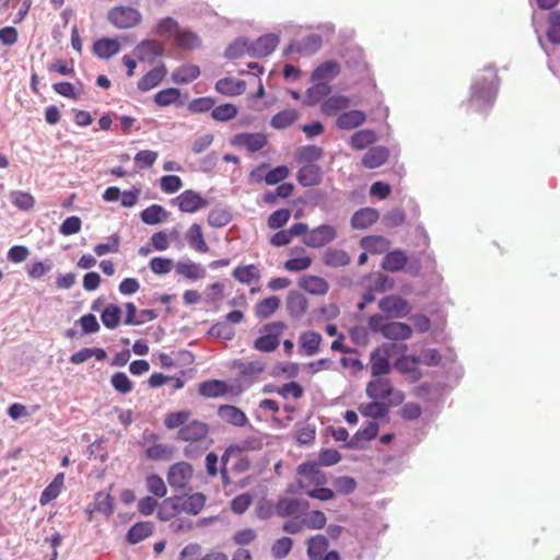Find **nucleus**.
<instances>
[{
  "label": "nucleus",
  "mask_w": 560,
  "mask_h": 560,
  "mask_svg": "<svg viewBox=\"0 0 560 560\" xmlns=\"http://www.w3.org/2000/svg\"><path fill=\"white\" fill-rule=\"evenodd\" d=\"M498 93V75L493 67L487 66L483 74L471 85L469 103L476 112H483L492 107Z\"/></svg>",
  "instance_id": "f257e3e1"
},
{
  "label": "nucleus",
  "mask_w": 560,
  "mask_h": 560,
  "mask_svg": "<svg viewBox=\"0 0 560 560\" xmlns=\"http://www.w3.org/2000/svg\"><path fill=\"white\" fill-rule=\"evenodd\" d=\"M285 328V323L281 320L265 324L260 329L262 335L253 343L254 349L261 352L275 351L280 345V336Z\"/></svg>",
  "instance_id": "f03ea898"
},
{
  "label": "nucleus",
  "mask_w": 560,
  "mask_h": 560,
  "mask_svg": "<svg viewBox=\"0 0 560 560\" xmlns=\"http://www.w3.org/2000/svg\"><path fill=\"white\" fill-rule=\"evenodd\" d=\"M107 20L116 28L126 30L132 28L140 24L142 21V14L135 8L117 5L108 11Z\"/></svg>",
  "instance_id": "7ed1b4c3"
},
{
  "label": "nucleus",
  "mask_w": 560,
  "mask_h": 560,
  "mask_svg": "<svg viewBox=\"0 0 560 560\" xmlns=\"http://www.w3.org/2000/svg\"><path fill=\"white\" fill-rule=\"evenodd\" d=\"M165 502H170L172 510L176 513L185 512L190 515H197L206 504V495L201 492H196L187 497L173 495L167 498Z\"/></svg>",
  "instance_id": "20e7f679"
},
{
  "label": "nucleus",
  "mask_w": 560,
  "mask_h": 560,
  "mask_svg": "<svg viewBox=\"0 0 560 560\" xmlns=\"http://www.w3.org/2000/svg\"><path fill=\"white\" fill-rule=\"evenodd\" d=\"M378 308L389 318H404L411 312L409 302L398 294H390L381 299Z\"/></svg>",
  "instance_id": "39448f33"
},
{
  "label": "nucleus",
  "mask_w": 560,
  "mask_h": 560,
  "mask_svg": "<svg viewBox=\"0 0 560 560\" xmlns=\"http://www.w3.org/2000/svg\"><path fill=\"white\" fill-rule=\"evenodd\" d=\"M337 230L330 224H322L312 229L304 237L303 243L312 248H320L334 242Z\"/></svg>",
  "instance_id": "423d86ee"
},
{
  "label": "nucleus",
  "mask_w": 560,
  "mask_h": 560,
  "mask_svg": "<svg viewBox=\"0 0 560 560\" xmlns=\"http://www.w3.org/2000/svg\"><path fill=\"white\" fill-rule=\"evenodd\" d=\"M192 466L187 462L173 464L167 471V482L174 489L186 488L192 478Z\"/></svg>",
  "instance_id": "0eeeda50"
},
{
  "label": "nucleus",
  "mask_w": 560,
  "mask_h": 560,
  "mask_svg": "<svg viewBox=\"0 0 560 560\" xmlns=\"http://www.w3.org/2000/svg\"><path fill=\"white\" fill-rule=\"evenodd\" d=\"M172 202L177 205L182 212L186 213H194L209 205L206 198L192 189L184 190Z\"/></svg>",
  "instance_id": "6e6552de"
},
{
  "label": "nucleus",
  "mask_w": 560,
  "mask_h": 560,
  "mask_svg": "<svg viewBox=\"0 0 560 560\" xmlns=\"http://www.w3.org/2000/svg\"><path fill=\"white\" fill-rule=\"evenodd\" d=\"M279 44V37L276 34H266L256 40L249 39V56L253 58H264L275 51Z\"/></svg>",
  "instance_id": "1a4fd4ad"
},
{
  "label": "nucleus",
  "mask_w": 560,
  "mask_h": 560,
  "mask_svg": "<svg viewBox=\"0 0 560 560\" xmlns=\"http://www.w3.org/2000/svg\"><path fill=\"white\" fill-rule=\"evenodd\" d=\"M323 45V38L319 34H310L301 40L292 42L285 49L284 55L290 52H300L302 55H313L319 50Z\"/></svg>",
  "instance_id": "9d476101"
},
{
  "label": "nucleus",
  "mask_w": 560,
  "mask_h": 560,
  "mask_svg": "<svg viewBox=\"0 0 560 560\" xmlns=\"http://www.w3.org/2000/svg\"><path fill=\"white\" fill-rule=\"evenodd\" d=\"M133 52L139 61H151L164 55V45L155 39H143L136 45Z\"/></svg>",
  "instance_id": "9b49d317"
},
{
  "label": "nucleus",
  "mask_w": 560,
  "mask_h": 560,
  "mask_svg": "<svg viewBox=\"0 0 560 560\" xmlns=\"http://www.w3.org/2000/svg\"><path fill=\"white\" fill-rule=\"evenodd\" d=\"M209 427L207 423L198 420L187 422L178 431V439L186 442H197L207 436Z\"/></svg>",
  "instance_id": "f8f14e48"
},
{
  "label": "nucleus",
  "mask_w": 560,
  "mask_h": 560,
  "mask_svg": "<svg viewBox=\"0 0 560 560\" xmlns=\"http://www.w3.org/2000/svg\"><path fill=\"white\" fill-rule=\"evenodd\" d=\"M420 363V357L401 355L395 362V368L401 374L408 375L411 383H416L422 378V372L417 368Z\"/></svg>",
  "instance_id": "ddd939ff"
},
{
  "label": "nucleus",
  "mask_w": 560,
  "mask_h": 560,
  "mask_svg": "<svg viewBox=\"0 0 560 560\" xmlns=\"http://www.w3.org/2000/svg\"><path fill=\"white\" fill-rule=\"evenodd\" d=\"M308 508L310 504L306 500L282 498L276 505V512L281 517H288L304 513Z\"/></svg>",
  "instance_id": "4468645a"
},
{
  "label": "nucleus",
  "mask_w": 560,
  "mask_h": 560,
  "mask_svg": "<svg viewBox=\"0 0 560 560\" xmlns=\"http://www.w3.org/2000/svg\"><path fill=\"white\" fill-rule=\"evenodd\" d=\"M365 393L373 400L385 399L394 394V387L389 380L376 377L368 383Z\"/></svg>",
  "instance_id": "2eb2a0df"
},
{
  "label": "nucleus",
  "mask_w": 560,
  "mask_h": 560,
  "mask_svg": "<svg viewBox=\"0 0 560 560\" xmlns=\"http://www.w3.org/2000/svg\"><path fill=\"white\" fill-rule=\"evenodd\" d=\"M411 327L401 322H388L383 325L382 336L393 341H404L411 337Z\"/></svg>",
  "instance_id": "dca6fc26"
},
{
  "label": "nucleus",
  "mask_w": 560,
  "mask_h": 560,
  "mask_svg": "<svg viewBox=\"0 0 560 560\" xmlns=\"http://www.w3.org/2000/svg\"><path fill=\"white\" fill-rule=\"evenodd\" d=\"M232 144L245 147L254 153L261 150L267 144V138L262 133H238L232 139Z\"/></svg>",
  "instance_id": "f3484780"
},
{
  "label": "nucleus",
  "mask_w": 560,
  "mask_h": 560,
  "mask_svg": "<svg viewBox=\"0 0 560 560\" xmlns=\"http://www.w3.org/2000/svg\"><path fill=\"white\" fill-rule=\"evenodd\" d=\"M389 158V150L384 145L370 148L361 160V164L369 170L377 168L385 164Z\"/></svg>",
  "instance_id": "a211bd4d"
},
{
  "label": "nucleus",
  "mask_w": 560,
  "mask_h": 560,
  "mask_svg": "<svg viewBox=\"0 0 560 560\" xmlns=\"http://www.w3.org/2000/svg\"><path fill=\"white\" fill-rule=\"evenodd\" d=\"M174 267L177 275L192 282L203 279L207 275L205 267L192 260L177 261Z\"/></svg>",
  "instance_id": "6ab92c4d"
},
{
  "label": "nucleus",
  "mask_w": 560,
  "mask_h": 560,
  "mask_svg": "<svg viewBox=\"0 0 560 560\" xmlns=\"http://www.w3.org/2000/svg\"><path fill=\"white\" fill-rule=\"evenodd\" d=\"M378 433V424L375 421H369L360 428L355 434L345 444L347 448L354 450L361 447L362 442H369L376 438Z\"/></svg>",
  "instance_id": "aec40b11"
},
{
  "label": "nucleus",
  "mask_w": 560,
  "mask_h": 560,
  "mask_svg": "<svg viewBox=\"0 0 560 560\" xmlns=\"http://www.w3.org/2000/svg\"><path fill=\"white\" fill-rule=\"evenodd\" d=\"M121 47L116 38L103 37L93 43L92 51L100 59H109L120 51Z\"/></svg>",
  "instance_id": "412c9836"
},
{
  "label": "nucleus",
  "mask_w": 560,
  "mask_h": 560,
  "mask_svg": "<svg viewBox=\"0 0 560 560\" xmlns=\"http://www.w3.org/2000/svg\"><path fill=\"white\" fill-rule=\"evenodd\" d=\"M233 366L238 369L241 378L249 384H252L255 378L265 371V363L260 360L250 362L234 360Z\"/></svg>",
  "instance_id": "4be33fe9"
},
{
  "label": "nucleus",
  "mask_w": 560,
  "mask_h": 560,
  "mask_svg": "<svg viewBox=\"0 0 560 560\" xmlns=\"http://www.w3.org/2000/svg\"><path fill=\"white\" fill-rule=\"evenodd\" d=\"M218 416L221 420L234 427L242 428L248 423V418L245 412L232 405L220 406L218 409Z\"/></svg>",
  "instance_id": "5701e85b"
},
{
  "label": "nucleus",
  "mask_w": 560,
  "mask_h": 560,
  "mask_svg": "<svg viewBox=\"0 0 560 560\" xmlns=\"http://www.w3.org/2000/svg\"><path fill=\"white\" fill-rule=\"evenodd\" d=\"M380 218V213L374 208H362L353 213L350 220L352 229L364 230L373 225Z\"/></svg>",
  "instance_id": "b1692460"
},
{
  "label": "nucleus",
  "mask_w": 560,
  "mask_h": 560,
  "mask_svg": "<svg viewBox=\"0 0 560 560\" xmlns=\"http://www.w3.org/2000/svg\"><path fill=\"white\" fill-rule=\"evenodd\" d=\"M323 172L317 164L303 165L296 175V179L303 187L316 186L322 182Z\"/></svg>",
  "instance_id": "393cba45"
},
{
  "label": "nucleus",
  "mask_w": 560,
  "mask_h": 560,
  "mask_svg": "<svg viewBox=\"0 0 560 560\" xmlns=\"http://www.w3.org/2000/svg\"><path fill=\"white\" fill-rule=\"evenodd\" d=\"M287 310L291 317L301 318L307 311V299L299 291H290L287 296Z\"/></svg>",
  "instance_id": "a878e982"
},
{
  "label": "nucleus",
  "mask_w": 560,
  "mask_h": 560,
  "mask_svg": "<svg viewBox=\"0 0 560 560\" xmlns=\"http://www.w3.org/2000/svg\"><path fill=\"white\" fill-rule=\"evenodd\" d=\"M167 73L166 67L163 62H161L158 67L153 68L149 72H147L139 81L138 89L141 92L150 91L151 89L158 86L162 80L165 78Z\"/></svg>",
  "instance_id": "bb28decb"
},
{
  "label": "nucleus",
  "mask_w": 560,
  "mask_h": 560,
  "mask_svg": "<svg viewBox=\"0 0 560 560\" xmlns=\"http://www.w3.org/2000/svg\"><path fill=\"white\" fill-rule=\"evenodd\" d=\"M408 262V257L401 249H395L392 252H386L383 257L381 267L382 269L389 272H398L401 271Z\"/></svg>",
  "instance_id": "cd10ccee"
},
{
  "label": "nucleus",
  "mask_w": 560,
  "mask_h": 560,
  "mask_svg": "<svg viewBox=\"0 0 560 560\" xmlns=\"http://www.w3.org/2000/svg\"><path fill=\"white\" fill-rule=\"evenodd\" d=\"M365 120L366 115L364 112L352 109L341 113L336 120V126L342 130H351L363 125Z\"/></svg>",
  "instance_id": "c85d7f7f"
},
{
  "label": "nucleus",
  "mask_w": 560,
  "mask_h": 560,
  "mask_svg": "<svg viewBox=\"0 0 560 560\" xmlns=\"http://www.w3.org/2000/svg\"><path fill=\"white\" fill-rule=\"evenodd\" d=\"M306 553L308 560H320L328 552L329 540L326 536L317 534L306 540Z\"/></svg>",
  "instance_id": "c756f323"
},
{
  "label": "nucleus",
  "mask_w": 560,
  "mask_h": 560,
  "mask_svg": "<svg viewBox=\"0 0 560 560\" xmlns=\"http://www.w3.org/2000/svg\"><path fill=\"white\" fill-rule=\"evenodd\" d=\"M215 90L226 96H238L245 92L246 83L235 78H222L217 81Z\"/></svg>",
  "instance_id": "7c9ffc66"
},
{
  "label": "nucleus",
  "mask_w": 560,
  "mask_h": 560,
  "mask_svg": "<svg viewBox=\"0 0 560 560\" xmlns=\"http://www.w3.org/2000/svg\"><path fill=\"white\" fill-rule=\"evenodd\" d=\"M322 260L327 267L340 268L348 266L351 258L346 250L329 247L324 252Z\"/></svg>",
  "instance_id": "2f4dec72"
},
{
  "label": "nucleus",
  "mask_w": 560,
  "mask_h": 560,
  "mask_svg": "<svg viewBox=\"0 0 560 560\" xmlns=\"http://www.w3.org/2000/svg\"><path fill=\"white\" fill-rule=\"evenodd\" d=\"M360 246L371 254H383L389 249L390 242L382 235H369L361 238Z\"/></svg>",
  "instance_id": "473e14b6"
},
{
  "label": "nucleus",
  "mask_w": 560,
  "mask_h": 560,
  "mask_svg": "<svg viewBox=\"0 0 560 560\" xmlns=\"http://www.w3.org/2000/svg\"><path fill=\"white\" fill-rule=\"evenodd\" d=\"M300 288L314 295H324L329 287L324 278L317 276H303L299 281Z\"/></svg>",
  "instance_id": "72a5a7b5"
},
{
  "label": "nucleus",
  "mask_w": 560,
  "mask_h": 560,
  "mask_svg": "<svg viewBox=\"0 0 560 560\" xmlns=\"http://www.w3.org/2000/svg\"><path fill=\"white\" fill-rule=\"evenodd\" d=\"M331 92V86L322 81H316L315 84L308 88L305 92L304 104L308 106H314L318 104L322 100L327 97Z\"/></svg>",
  "instance_id": "f704fd0d"
},
{
  "label": "nucleus",
  "mask_w": 560,
  "mask_h": 560,
  "mask_svg": "<svg viewBox=\"0 0 560 560\" xmlns=\"http://www.w3.org/2000/svg\"><path fill=\"white\" fill-rule=\"evenodd\" d=\"M322 340V335L316 331H304L299 338L301 350L308 357L318 352Z\"/></svg>",
  "instance_id": "c9c22d12"
},
{
  "label": "nucleus",
  "mask_w": 560,
  "mask_h": 560,
  "mask_svg": "<svg viewBox=\"0 0 560 560\" xmlns=\"http://www.w3.org/2000/svg\"><path fill=\"white\" fill-rule=\"evenodd\" d=\"M371 373L374 377H381L390 372V363L387 353L381 354V349L376 348L370 357Z\"/></svg>",
  "instance_id": "e433bc0d"
},
{
  "label": "nucleus",
  "mask_w": 560,
  "mask_h": 560,
  "mask_svg": "<svg viewBox=\"0 0 560 560\" xmlns=\"http://www.w3.org/2000/svg\"><path fill=\"white\" fill-rule=\"evenodd\" d=\"M65 482V474L58 472L51 482L42 491L39 497V503L42 505H46L52 500H55L63 488Z\"/></svg>",
  "instance_id": "4c0bfd02"
},
{
  "label": "nucleus",
  "mask_w": 560,
  "mask_h": 560,
  "mask_svg": "<svg viewBox=\"0 0 560 560\" xmlns=\"http://www.w3.org/2000/svg\"><path fill=\"white\" fill-rule=\"evenodd\" d=\"M376 132L373 129H361L354 132L349 140L352 149L361 151L376 142Z\"/></svg>",
  "instance_id": "58836bf2"
},
{
  "label": "nucleus",
  "mask_w": 560,
  "mask_h": 560,
  "mask_svg": "<svg viewBox=\"0 0 560 560\" xmlns=\"http://www.w3.org/2000/svg\"><path fill=\"white\" fill-rule=\"evenodd\" d=\"M153 528L151 522H138L129 528L126 539L131 545L139 544L153 533Z\"/></svg>",
  "instance_id": "ea45409f"
},
{
  "label": "nucleus",
  "mask_w": 560,
  "mask_h": 560,
  "mask_svg": "<svg viewBox=\"0 0 560 560\" xmlns=\"http://www.w3.org/2000/svg\"><path fill=\"white\" fill-rule=\"evenodd\" d=\"M200 75V69L196 65H184L172 73V81L176 84H188Z\"/></svg>",
  "instance_id": "a19ab883"
},
{
  "label": "nucleus",
  "mask_w": 560,
  "mask_h": 560,
  "mask_svg": "<svg viewBox=\"0 0 560 560\" xmlns=\"http://www.w3.org/2000/svg\"><path fill=\"white\" fill-rule=\"evenodd\" d=\"M350 101L343 95H332L323 101L320 109L326 116H335L339 110L348 108Z\"/></svg>",
  "instance_id": "79ce46f5"
},
{
  "label": "nucleus",
  "mask_w": 560,
  "mask_h": 560,
  "mask_svg": "<svg viewBox=\"0 0 560 560\" xmlns=\"http://www.w3.org/2000/svg\"><path fill=\"white\" fill-rule=\"evenodd\" d=\"M298 474L317 486L326 482L325 475L319 470L317 463L304 462L300 464Z\"/></svg>",
  "instance_id": "37998d69"
},
{
  "label": "nucleus",
  "mask_w": 560,
  "mask_h": 560,
  "mask_svg": "<svg viewBox=\"0 0 560 560\" xmlns=\"http://www.w3.org/2000/svg\"><path fill=\"white\" fill-rule=\"evenodd\" d=\"M186 240L189 246L199 252V253H208L209 246L205 241L201 226L198 223H192L189 230L186 233Z\"/></svg>",
  "instance_id": "c03bdc74"
},
{
  "label": "nucleus",
  "mask_w": 560,
  "mask_h": 560,
  "mask_svg": "<svg viewBox=\"0 0 560 560\" xmlns=\"http://www.w3.org/2000/svg\"><path fill=\"white\" fill-rule=\"evenodd\" d=\"M232 277L241 283L250 284L252 282L260 279V271L253 264L237 266L234 268Z\"/></svg>",
  "instance_id": "a18cd8bd"
},
{
  "label": "nucleus",
  "mask_w": 560,
  "mask_h": 560,
  "mask_svg": "<svg viewBox=\"0 0 560 560\" xmlns=\"http://www.w3.org/2000/svg\"><path fill=\"white\" fill-rule=\"evenodd\" d=\"M340 73V66L337 61L328 60L320 63L313 72H312V81H323L326 79H331L337 77Z\"/></svg>",
  "instance_id": "49530a36"
},
{
  "label": "nucleus",
  "mask_w": 560,
  "mask_h": 560,
  "mask_svg": "<svg viewBox=\"0 0 560 560\" xmlns=\"http://www.w3.org/2000/svg\"><path fill=\"white\" fill-rule=\"evenodd\" d=\"M226 384L220 380H209L200 383L199 394L208 398H218L226 393Z\"/></svg>",
  "instance_id": "de8ad7c7"
},
{
  "label": "nucleus",
  "mask_w": 560,
  "mask_h": 560,
  "mask_svg": "<svg viewBox=\"0 0 560 560\" xmlns=\"http://www.w3.org/2000/svg\"><path fill=\"white\" fill-rule=\"evenodd\" d=\"M232 221V213L226 207H215L210 210L207 222L210 226L221 229Z\"/></svg>",
  "instance_id": "09e8293b"
},
{
  "label": "nucleus",
  "mask_w": 560,
  "mask_h": 560,
  "mask_svg": "<svg viewBox=\"0 0 560 560\" xmlns=\"http://www.w3.org/2000/svg\"><path fill=\"white\" fill-rule=\"evenodd\" d=\"M280 306V299L276 295L259 301L255 306V315L259 319L269 318Z\"/></svg>",
  "instance_id": "8fccbe9b"
},
{
  "label": "nucleus",
  "mask_w": 560,
  "mask_h": 560,
  "mask_svg": "<svg viewBox=\"0 0 560 560\" xmlns=\"http://www.w3.org/2000/svg\"><path fill=\"white\" fill-rule=\"evenodd\" d=\"M168 215V212L160 205H151L144 210L141 211L140 218L141 220L149 225H155L165 220Z\"/></svg>",
  "instance_id": "3c124183"
},
{
  "label": "nucleus",
  "mask_w": 560,
  "mask_h": 560,
  "mask_svg": "<svg viewBox=\"0 0 560 560\" xmlns=\"http://www.w3.org/2000/svg\"><path fill=\"white\" fill-rule=\"evenodd\" d=\"M259 447V442L255 443L254 441L250 440H245L242 441L241 443L231 444L229 447H226L225 452L223 453L221 457V463H223V465L225 466L228 465L230 457L238 456L245 451L257 450Z\"/></svg>",
  "instance_id": "603ef678"
},
{
  "label": "nucleus",
  "mask_w": 560,
  "mask_h": 560,
  "mask_svg": "<svg viewBox=\"0 0 560 560\" xmlns=\"http://www.w3.org/2000/svg\"><path fill=\"white\" fill-rule=\"evenodd\" d=\"M299 118V113L295 109H283L272 116L270 120L271 127L275 129H285L293 125Z\"/></svg>",
  "instance_id": "864d4df0"
},
{
  "label": "nucleus",
  "mask_w": 560,
  "mask_h": 560,
  "mask_svg": "<svg viewBox=\"0 0 560 560\" xmlns=\"http://www.w3.org/2000/svg\"><path fill=\"white\" fill-rule=\"evenodd\" d=\"M93 510L102 513L106 517L110 516L114 512V500L112 495L104 491L95 493Z\"/></svg>",
  "instance_id": "5fc2aeb1"
},
{
  "label": "nucleus",
  "mask_w": 560,
  "mask_h": 560,
  "mask_svg": "<svg viewBox=\"0 0 560 560\" xmlns=\"http://www.w3.org/2000/svg\"><path fill=\"white\" fill-rule=\"evenodd\" d=\"M121 318V308L117 304H108L101 313V320L108 329H115Z\"/></svg>",
  "instance_id": "6e6d98bb"
},
{
  "label": "nucleus",
  "mask_w": 560,
  "mask_h": 560,
  "mask_svg": "<svg viewBox=\"0 0 560 560\" xmlns=\"http://www.w3.org/2000/svg\"><path fill=\"white\" fill-rule=\"evenodd\" d=\"M245 54L249 56V39L240 38L226 47L224 57L229 60H235L243 57Z\"/></svg>",
  "instance_id": "4d7b16f0"
},
{
  "label": "nucleus",
  "mask_w": 560,
  "mask_h": 560,
  "mask_svg": "<svg viewBox=\"0 0 560 560\" xmlns=\"http://www.w3.org/2000/svg\"><path fill=\"white\" fill-rule=\"evenodd\" d=\"M362 416L373 419H382L388 413V405L374 400L360 407Z\"/></svg>",
  "instance_id": "13d9d810"
},
{
  "label": "nucleus",
  "mask_w": 560,
  "mask_h": 560,
  "mask_svg": "<svg viewBox=\"0 0 560 560\" xmlns=\"http://www.w3.org/2000/svg\"><path fill=\"white\" fill-rule=\"evenodd\" d=\"M180 97V91L176 88H167L159 91L154 95V103L158 106L165 107L178 102Z\"/></svg>",
  "instance_id": "bf43d9fd"
},
{
  "label": "nucleus",
  "mask_w": 560,
  "mask_h": 560,
  "mask_svg": "<svg viewBox=\"0 0 560 560\" xmlns=\"http://www.w3.org/2000/svg\"><path fill=\"white\" fill-rule=\"evenodd\" d=\"M323 155L324 150L320 147L308 144L299 150L298 160L299 162H305L306 164H315L314 162L320 160Z\"/></svg>",
  "instance_id": "052dcab7"
},
{
  "label": "nucleus",
  "mask_w": 560,
  "mask_h": 560,
  "mask_svg": "<svg viewBox=\"0 0 560 560\" xmlns=\"http://www.w3.org/2000/svg\"><path fill=\"white\" fill-rule=\"evenodd\" d=\"M176 43L180 48L184 49H195L198 48L201 44L200 38L197 34L187 30H179L175 36Z\"/></svg>",
  "instance_id": "680f3d73"
},
{
  "label": "nucleus",
  "mask_w": 560,
  "mask_h": 560,
  "mask_svg": "<svg viewBox=\"0 0 560 560\" xmlns=\"http://www.w3.org/2000/svg\"><path fill=\"white\" fill-rule=\"evenodd\" d=\"M293 540L288 537H281L277 539L271 546V556L276 560L285 558L292 550Z\"/></svg>",
  "instance_id": "e2e57ef3"
},
{
  "label": "nucleus",
  "mask_w": 560,
  "mask_h": 560,
  "mask_svg": "<svg viewBox=\"0 0 560 560\" xmlns=\"http://www.w3.org/2000/svg\"><path fill=\"white\" fill-rule=\"evenodd\" d=\"M237 115L235 105L226 103L212 108L211 116L217 121H229Z\"/></svg>",
  "instance_id": "0e129e2a"
},
{
  "label": "nucleus",
  "mask_w": 560,
  "mask_h": 560,
  "mask_svg": "<svg viewBox=\"0 0 560 560\" xmlns=\"http://www.w3.org/2000/svg\"><path fill=\"white\" fill-rule=\"evenodd\" d=\"M145 486L150 493L159 498L165 497L167 492L164 480L155 474L149 475L147 477Z\"/></svg>",
  "instance_id": "69168bd1"
},
{
  "label": "nucleus",
  "mask_w": 560,
  "mask_h": 560,
  "mask_svg": "<svg viewBox=\"0 0 560 560\" xmlns=\"http://www.w3.org/2000/svg\"><path fill=\"white\" fill-rule=\"evenodd\" d=\"M10 199L16 208L23 211L31 210L35 205L34 197L31 194L24 191L11 192Z\"/></svg>",
  "instance_id": "338daca9"
},
{
  "label": "nucleus",
  "mask_w": 560,
  "mask_h": 560,
  "mask_svg": "<svg viewBox=\"0 0 560 560\" xmlns=\"http://www.w3.org/2000/svg\"><path fill=\"white\" fill-rule=\"evenodd\" d=\"M189 416L187 410L171 412L165 417L164 424L167 429H180L187 423Z\"/></svg>",
  "instance_id": "774afa93"
}]
</instances>
